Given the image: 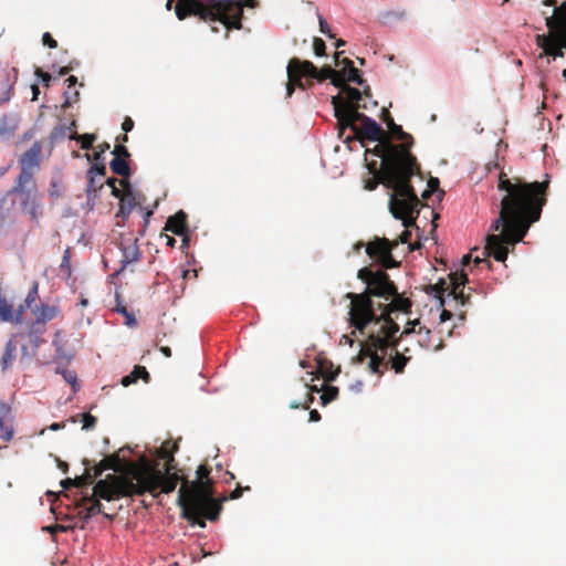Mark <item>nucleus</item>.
<instances>
[{
	"mask_svg": "<svg viewBox=\"0 0 566 566\" xmlns=\"http://www.w3.org/2000/svg\"><path fill=\"white\" fill-rule=\"evenodd\" d=\"M71 138L81 143V148L85 150L91 149L93 147V143L96 140V136L94 134H75Z\"/></svg>",
	"mask_w": 566,
	"mask_h": 566,
	"instance_id": "f704fd0d",
	"label": "nucleus"
},
{
	"mask_svg": "<svg viewBox=\"0 0 566 566\" xmlns=\"http://www.w3.org/2000/svg\"><path fill=\"white\" fill-rule=\"evenodd\" d=\"M332 105L334 107V115L337 119V129L339 138H343V135L347 128L353 132L358 130L357 123H363L368 116L360 113V108H365V105H354L344 107L342 104V95L338 94L332 97Z\"/></svg>",
	"mask_w": 566,
	"mask_h": 566,
	"instance_id": "9b49d317",
	"label": "nucleus"
},
{
	"mask_svg": "<svg viewBox=\"0 0 566 566\" xmlns=\"http://www.w3.org/2000/svg\"><path fill=\"white\" fill-rule=\"evenodd\" d=\"M318 23H319V31L327 35L328 38H334L335 35L331 32L329 25L327 21L322 17L318 15Z\"/></svg>",
	"mask_w": 566,
	"mask_h": 566,
	"instance_id": "49530a36",
	"label": "nucleus"
},
{
	"mask_svg": "<svg viewBox=\"0 0 566 566\" xmlns=\"http://www.w3.org/2000/svg\"><path fill=\"white\" fill-rule=\"evenodd\" d=\"M164 237H165V239H166V244H167L168 247H170V248H174V247H175V244H176V239H175V238H172V237H170V235H168V234H165Z\"/></svg>",
	"mask_w": 566,
	"mask_h": 566,
	"instance_id": "338daca9",
	"label": "nucleus"
},
{
	"mask_svg": "<svg viewBox=\"0 0 566 566\" xmlns=\"http://www.w3.org/2000/svg\"><path fill=\"white\" fill-rule=\"evenodd\" d=\"M140 210L143 211L144 230H145L149 223V218L153 216L154 211H153V209H144L142 207H140Z\"/></svg>",
	"mask_w": 566,
	"mask_h": 566,
	"instance_id": "6e6d98bb",
	"label": "nucleus"
},
{
	"mask_svg": "<svg viewBox=\"0 0 566 566\" xmlns=\"http://www.w3.org/2000/svg\"><path fill=\"white\" fill-rule=\"evenodd\" d=\"M120 186L123 187V197L119 200L116 218H120L123 221H126L133 209L140 206V195L133 191L127 179H122Z\"/></svg>",
	"mask_w": 566,
	"mask_h": 566,
	"instance_id": "dca6fc26",
	"label": "nucleus"
},
{
	"mask_svg": "<svg viewBox=\"0 0 566 566\" xmlns=\"http://www.w3.org/2000/svg\"><path fill=\"white\" fill-rule=\"evenodd\" d=\"M294 65L301 66L305 77L315 78L318 82L326 81L336 74V71L328 65L318 70L311 61H302L297 57H292V67Z\"/></svg>",
	"mask_w": 566,
	"mask_h": 566,
	"instance_id": "a211bd4d",
	"label": "nucleus"
},
{
	"mask_svg": "<svg viewBox=\"0 0 566 566\" xmlns=\"http://www.w3.org/2000/svg\"><path fill=\"white\" fill-rule=\"evenodd\" d=\"M428 187L430 190H436L439 187V179L436 177H431L428 180Z\"/></svg>",
	"mask_w": 566,
	"mask_h": 566,
	"instance_id": "bf43d9fd",
	"label": "nucleus"
},
{
	"mask_svg": "<svg viewBox=\"0 0 566 566\" xmlns=\"http://www.w3.org/2000/svg\"><path fill=\"white\" fill-rule=\"evenodd\" d=\"M340 54H342V52L335 53V55H334L335 63H336V65H339L340 63L344 64L343 69H346V81L354 82L358 85H363L364 80L361 78L358 69H356L354 66L353 61L347 57H344L342 61H339Z\"/></svg>",
	"mask_w": 566,
	"mask_h": 566,
	"instance_id": "393cba45",
	"label": "nucleus"
},
{
	"mask_svg": "<svg viewBox=\"0 0 566 566\" xmlns=\"http://www.w3.org/2000/svg\"><path fill=\"white\" fill-rule=\"evenodd\" d=\"M42 146L39 142L32 146L20 157V172L18 179L35 180V174L41 168Z\"/></svg>",
	"mask_w": 566,
	"mask_h": 566,
	"instance_id": "2eb2a0df",
	"label": "nucleus"
},
{
	"mask_svg": "<svg viewBox=\"0 0 566 566\" xmlns=\"http://www.w3.org/2000/svg\"><path fill=\"white\" fill-rule=\"evenodd\" d=\"M305 387L308 388L307 385H305ZM314 391L318 392L319 389L316 386H311L310 391L306 392V400L303 402V409H308L310 405L314 401V397L312 395Z\"/></svg>",
	"mask_w": 566,
	"mask_h": 566,
	"instance_id": "de8ad7c7",
	"label": "nucleus"
},
{
	"mask_svg": "<svg viewBox=\"0 0 566 566\" xmlns=\"http://www.w3.org/2000/svg\"><path fill=\"white\" fill-rule=\"evenodd\" d=\"M337 396H338V388L337 387L326 386L323 389V392H322V396H321L322 405L325 406V405L329 403L331 401L335 400L337 398Z\"/></svg>",
	"mask_w": 566,
	"mask_h": 566,
	"instance_id": "c9c22d12",
	"label": "nucleus"
},
{
	"mask_svg": "<svg viewBox=\"0 0 566 566\" xmlns=\"http://www.w3.org/2000/svg\"><path fill=\"white\" fill-rule=\"evenodd\" d=\"M102 187H103V184L96 179V176L87 172V187H86L87 195L90 196L92 192L95 193Z\"/></svg>",
	"mask_w": 566,
	"mask_h": 566,
	"instance_id": "58836bf2",
	"label": "nucleus"
},
{
	"mask_svg": "<svg viewBox=\"0 0 566 566\" xmlns=\"http://www.w3.org/2000/svg\"><path fill=\"white\" fill-rule=\"evenodd\" d=\"M35 75L41 77L43 83L49 86V83L51 81V75L48 72L42 71L41 69L35 70Z\"/></svg>",
	"mask_w": 566,
	"mask_h": 566,
	"instance_id": "864d4df0",
	"label": "nucleus"
},
{
	"mask_svg": "<svg viewBox=\"0 0 566 566\" xmlns=\"http://www.w3.org/2000/svg\"><path fill=\"white\" fill-rule=\"evenodd\" d=\"M343 93L345 94V97L342 96V104L344 107L360 105L359 101L361 99L363 93L358 88L344 85Z\"/></svg>",
	"mask_w": 566,
	"mask_h": 566,
	"instance_id": "cd10ccee",
	"label": "nucleus"
},
{
	"mask_svg": "<svg viewBox=\"0 0 566 566\" xmlns=\"http://www.w3.org/2000/svg\"><path fill=\"white\" fill-rule=\"evenodd\" d=\"M176 461L166 459L165 469L142 459L139 463H132L125 476H114L117 495H144L150 493L157 497L160 492L171 493L175 491L180 476L176 470Z\"/></svg>",
	"mask_w": 566,
	"mask_h": 566,
	"instance_id": "423d86ee",
	"label": "nucleus"
},
{
	"mask_svg": "<svg viewBox=\"0 0 566 566\" xmlns=\"http://www.w3.org/2000/svg\"><path fill=\"white\" fill-rule=\"evenodd\" d=\"M398 247V241L376 237L366 244V253L384 269H392L399 265L394 259L392 251Z\"/></svg>",
	"mask_w": 566,
	"mask_h": 566,
	"instance_id": "ddd939ff",
	"label": "nucleus"
},
{
	"mask_svg": "<svg viewBox=\"0 0 566 566\" xmlns=\"http://www.w3.org/2000/svg\"><path fill=\"white\" fill-rule=\"evenodd\" d=\"M368 167V170L369 172H371L374 175L373 178L366 180L365 182V189L371 191V190H375L377 188V186L379 184H382L381 182V169L378 170L377 169V163L376 161H371L367 165Z\"/></svg>",
	"mask_w": 566,
	"mask_h": 566,
	"instance_id": "7c9ffc66",
	"label": "nucleus"
},
{
	"mask_svg": "<svg viewBox=\"0 0 566 566\" xmlns=\"http://www.w3.org/2000/svg\"><path fill=\"white\" fill-rule=\"evenodd\" d=\"M15 350H17V345L12 339H10L6 344L4 353L1 358L2 370H6L7 368H9L11 366V364L15 357Z\"/></svg>",
	"mask_w": 566,
	"mask_h": 566,
	"instance_id": "473e14b6",
	"label": "nucleus"
},
{
	"mask_svg": "<svg viewBox=\"0 0 566 566\" xmlns=\"http://www.w3.org/2000/svg\"><path fill=\"white\" fill-rule=\"evenodd\" d=\"M313 50L316 56H324L326 45L325 42L321 38H314L313 40Z\"/></svg>",
	"mask_w": 566,
	"mask_h": 566,
	"instance_id": "79ce46f5",
	"label": "nucleus"
},
{
	"mask_svg": "<svg viewBox=\"0 0 566 566\" xmlns=\"http://www.w3.org/2000/svg\"><path fill=\"white\" fill-rule=\"evenodd\" d=\"M112 195L115 197V198H118L120 200V198L123 197V190H120L119 188L117 187H113L112 188Z\"/></svg>",
	"mask_w": 566,
	"mask_h": 566,
	"instance_id": "774afa93",
	"label": "nucleus"
},
{
	"mask_svg": "<svg viewBox=\"0 0 566 566\" xmlns=\"http://www.w3.org/2000/svg\"><path fill=\"white\" fill-rule=\"evenodd\" d=\"M73 482H75L76 488H83L94 482V475H92L90 469H86L85 473L73 479Z\"/></svg>",
	"mask_w": 566,
	"mask_h": 566,
	"instance_id": "e433bc0d",
	"label": "nucleus"
},
{
	"mask_svg": "<svg viewBox=\"0 0 566 566\" xmlns=\"http://www.w3.org/2000/svg\"><path fill=\"white\" fill-rule=\"evenodd\" d=\"M468 282L467 274L463 272H454L449 275V281L441 279L434 285H430V289L436 293V297L440 298L441 305H443L442 295L448 292L449 295L453 296V300L458 301L461 305L469 304V295L464 294V285Z\"/></svg>",
	"mask_w": 566,
	"mask_h": 566,
	"instance_id": "f8f14e48",
	"label": "nucleus"
},
{
	"mask_svg": "<svg viewBox=\"0 0 566 566\" xmlns=\"http://www.w3.org/2000/svg\"><path fill=\"white\" fill-rule=\"evenodd\" d=\"M105 470H106V465L97 464L93 468V472H91V473H92V475H94V479H95V478L99 476Z\"/></svg>",
	"mask_w": 566,
	"mask_h": 566,
	"instance_id": "13d9d810",
	"label": "nucleus"
},
{
	"mask_svg": "<svg viewBox=\"0 0 566 566\" xmlns=\"http://www.w3.org/2000/svg\"><path fill=\"white\" fill-rule=\"evenodd\" d=\"M73 69H74V64H73V62H70V64H69V65H65V66L61 67V70H60V72H59V74H60V75H62V76H63V75H66V74H69Z\"/></svg>",
	"mask_w": 566,
	"mask_h": 566,
	"instance_id": "052dcab7",
	"label": "nucleus"
},
{
	"mask_svg": "<svg viewBox=\"0 0 566 566\" xmlns=\"http://www.w3.org/2000/svg\"><path fill=\"white\" fill-rule=\"evenodd\" d=\"M116 474H108L105 479L98 480L94 488L92 495L84 496L82 499V504L90 502L91 505L80 512L82 518L87 522L93 515L101 514L103 511V505L99 500L112 501L114 499L122 497H133L134 495H117V490L115 489V481L113 480Z\"/></svg>",
	"mask_w": 566,
	"mask_h": 566,
	"instance_id": "1a4fd4ad",
	"label": "nucleus"
},
{
	"mask_svg": "<svg viewBox=\"0 0 566 566\" xmlns=\"http://www.w3.org/2000/svg\"><path fill=\"white\" fill-rule=\"evenodd\" d=\"M56 373L57 374H62V376L65 379V381L71 384L73 386V388L75 387L76 380H77L75 371H72V370H60V368H56Z\"/></svg>",
	"mask_w": 566,
	"mask_h": 566,
	"instance_id": "a18cd8bd",
	"label": "nucleus"
},
{
	"mask_svg": "<svg viewBox=\"0 0 566 566\" xmlns=\"http://www.w3.org/2000/svg\"><path fill=\"white\" fill-rule=\"evenodd\" d=\"M15 129H17V124L11 118H9L6 115L0 118V137L1 138L12 137Z\"/></svg>",
	"mask_w": 566,
	"mask_h": 566,
	"instance_id": "72a5a7b5",
	"label": "nucleus"
},
{
	"mask_svg": "<svg viewBox=\"0 0 566 566\" xmlns=\"http://www.w3.org/2000/svg\"><path fill=\"white\" fill-rule=\"evenodd\" d=\"M411 306V301L398 292L388 302L378 301L376 319L371 323L378 328L360 344V350L354 357V361L364 363L368 359V369L379 371L381 366H385L388 347L395 344V335L399 333V325L391 315L397 312L409 313Z\"/></svg>",
	"mask_w": 566,
	"mask_h": 566,
	"instance_id": "7ed1b4c3",
	"label": "nucleus"
},
{
	"mask_svg": "<svg viewBox=\"0 0 566 566\" xmlns=\"http://www.w3.org/2000/svg\"><path fill=\"white\" fill-rule=\"evenodd\" d=\"M452 317V313L450 311H447V310H442L441 314H440V321L441 323L450 319Z\"/></svg>",
	"mask_w": 566,
	"mask_h": 566,
	"instance_id": "e2e57ef3",
	"label": "nucleus"
},
{
	"mask_svg": "<svg viewBox=\"0 0 566 566\" xmlns=\"http://www.w3.org/2000/svg\"><path fill=\"white\" fill-rule=\"evenodd\" d=\"M88 174H93L98 177H104L106 175V167L104 164H95L90 168Z\"/></svg>",
	"mask_w": 566,
	"mask_h": 566,
	"instance_id": "09e8293b",
	"label": "nucleus"
},
{
	"mask_svg": "<svg viewBox=\"0 0 566 566\" xmlns=\"http://www.w3.org/2000/svg\"><path fill=\"white\" fill-rule=\"evenodd\" d=\"M211 469L201 464L196 474L197 480L189 483L187 480L178 491L177 504L181 509V516L192 525L206 527L205 520L217 521L222 511L226 497L216 499L213 481L210 478Z\"/></svg>",
	"mask_w": 566,
	"mask_h": 566,
	"instance_id": "20e7f679",
	"label": "nucleus"
},
{
	"mask_svg": "<svg viewBox=\"0 0 566 566\" xmlns=\"http://www.w3.org/2000/svg\"><path fill=\"white\" fill-rule=\"evenodd\" d=\"M546 7H554L553 14L546 17L547 34H537L535 42L543 50L541 56L546 55L556 60L566 53V1L556 4V0H544Z\"/></svg>",
	"mask_w": 566,
	"mask_h": 566,
	"instance_id": "6e6552de",
	"label": "nucleus"
},
{
	"mask_svg": "<svg viewBox=\"0 0 566 566\" xmlns=\"http://www.w3.org/2000/svg\"><path fill=\"white\" fill-rule=\"evenodd\" d=\"M82 422H83V430H93L96 426L97 419L96 417L92 416L91 413H83L82 415Z\"/></svg>",
	"mask_w": 566,
	"mask_h": 566,
	"instance_id": "ea45409f",
	"label": "nucleus"
},
{
	"mask_svg": "<svg viewBox=\"0 0 566 566\" xmlns=\"http://www.w3.org/2000/svg\"><path fill=\"white\" fill-rule=\"evenodd\" d=\"M17 80L18 70L15 67H12L0 76V105L10 101Z\"/></svg>",
	"mask_w": 566,
	"mask_h": 566,
	"instance_id": "412c9836",
	"label": "nucleus"
},
{
	"mask_svg": "<svg viewBox=\"0 0 566 566\" xmlns=\"http://www.w3.org/2000/svg\"><path fill=\"white\" fill-rule=\"evenodd\" d=\"M138 379H143L145 382H149L150 375L147 371L146 367L135 366L130 374H128L122 378L120 384L124 387H128V386L137 382Z\"/></svg>",
	"mask_w": 566,
	"mask_h": 566,
	"instance_id": "a878e982",
	"label": "nucleus"
},
{
	"mask_svg": "<svg viewBox=\"0 0 566 566\" xmlns=\"http://www.w3.org/2000/svg\"><path fill=\"white\" fill-rule=\"evenodd\" d=\"M332 84L336 87H339L342 90V93L344 92V85L346 84V69H343L340 71H336V74L331 77Z\"/></svg>",
	"mask_w": 566,
	"mask_h": 566,
	"instance_id": "4c0bfd02",
	"label": "nucleus"
},
{
	"mask_svg": "<svg viewBox=\"0 0 566 566\" xmlns=\"http://www.w3.org/2000/svg\"><path fill=\"white\" fill-rule=\"evenodd\" d=\"M117 462H118V457L116 454H113L106 459H103L98 464L106 465V470H107V469H114L115 465L117 464Z\"/></svg>",
	"mask_w": 566,
	"mask_h": 566,
	"instance_id": "8fccbe9b",
	"label": "nucleus"
},
{
	"mask_svg": "<svg viewBox=\"0 0 566 566\" xmlns=\"http://www.w3.org/2000/svg\"><path fill=\"white\" fill-rule=\"evenodd\" d=\"M178 448L177 442L167 440L161 444L157 454L160 459H169L170 462H175L174 454L178 451Z\"/></svg>",
	"mask_w": 566,
	"mask_h": 566,
	"instance_id": "2f4dec72",
	"label": "nucleus"
},
{
	"mask_svg": "<svg viewBox=\"0 0 566 566\" xmlns=\"http://www.w3.org/2000/svg\"><path fill=\"white\" fill-rule=\"evenodd\" d=\"M134 128V120L130 117H125L124 122L122 123V129L125 133L130 132Z\"/></svg>",
	"mask_w": 566,
	"mask_h": 566,
	"instance_id": "5fc2aeb1",
	"label": "nucleus"
},
{
	"mask_svg": "<svg viewBox=\"0 0 566 566\" xmlns=\"http://www.w3.org/2000/svg\"><path fill=\"white\" fill-rule=\"evenodd\" d=\"M65 428V423L64 422H54L52 423L49 429L52 430V431H57V430H61V429H64Z\"/></svg>",
	"mask_w": 566,
	"mask_h": 566,
	"instance_id": "0e129e2a",
	"label": "nucleus"
},
{
	"mask_svg": "<svg viewBox=\"0 0 566 566\" xmlns=\"http://www.w3.org/2000/svg\"><path fill=\"white\" fill-rule=\"evenodd\" d=\"M61 485L64 489H69L70 486H75V482H73V479H65L61 481Z\"/></svg>",
	"mask_w": 566,
	"mask_h": 566,
	"instance_id": "69168bd1",
	"label": "nucleus"
},
{
	"mask_svg": "<svg viewBox=\"0 0 566 566\" xmlns=\"http://www.w3.org/2000/svg\"><path fill=\"white\" fill-rule=\"evenodd\" d=\"M353 133H354V137L347 136L344 139L345 143H349V142L354 140V139H358V140H361V142L364 139L376 142L378 139L384 138L385 136H388V134L381 128V126L376 120H374L370 117H367L360 124V126H358V130L357 132H353Z\"/></svg>",
	"mask_w": 566,
	"mask_h": 566,
	"instance_id": "f3484780",
	"label": "nucleus"
},
{
	"mask_svg": "<svg viewBox=\"0 0 566 566\" xmlns=\"http://www.w3.org/2000/svg\"><path fill=\"white\" fill-rule=\"evenodd\" d=\"M377 142L373 149H366V154L371 153L381 158V182L391 189L389 211L394 218H402L407 210L417 206L418 196L410 181L420 168L410 151V143L396 145L389 135Z\"/></svg>",
	"mask_w": 566,
	"mask_h": 566,
	"instance_id": "f03ea898",
	"label": "nucleus"
},
{
	"mask_svg": "<svg viewBox=\"0 0 566 566\" xmlns=\"http://www.w3.org/2000/svg\"><path fill=\"white\" fill-rule=\"evenodd\" d=\"M357 277L366 284L361 293L348 292L350 301L349 325L360 334L376 319L377 302L374 298L388 302L397 293V286L384 270L373 271L365 266L358 270Z\"/></svg>",
	"mask_w": 566,
	"mask_h": 566,
	"instance_id": "39448f33",
	"label": "nucleus"
},
{
	"mask_svg": "<svg viewBox=\"0 0 566 566\" xmlns=\"http://www.w3.org/2000/svg\"><path fill=\"white\" fill-rule=\"evenodd\" d=\"M46 530L49 532H51L52 534H54L56 532H66L69 530V527L64 526V525H61V524H55V525L46 527Z\"/></svg>",
	"mask_w": 566,
	"mask_h": 566,
	"instance_id": "4d7b16f0",
	"label": "nucleus"
},
{
	"mask_svg": "<svg viewBox=\"0 0 566 566\" xmlns=\"http://www.w3.org/2000/svg\"><path fill=\"white\" fill-rule=\"evenodd\" d=\"M60 313L57 305L41 304L35 312L38 323H46L54 319Z\"/></svg>",
	"mask_w": 566,
	"mask_h": 566,
	"instance_id": "bb28decb",
	"label": "nucleus"
},
{
	"mask_svg": "<svg viewBox=\"0 0 566 566\" xmlns=\"http://www.w3.org/2000/svg\"><path fill=\"white\" fill-rule=\"evenodd\" d=\"M420 206H421V202L418 199V202H417V206L415 207V209L412 208L410 210H407L406 216H403L402 218H396L397 220H401L402 227L405 228V230L401 232L399 238L395 240V241H398V244L399 243H409V241L411 239V231L409 229L417 227L416 220L419 216Z\"/></svg>",
	"mask_w": 566,
	"mask_h": 566,
	"instance_id": "aec40b11",
	"label": "nucleus"
},
{
	"mask_svg": "<svg viewBox=\"0 0 566 566\" xmlns=\"http://www.w3.org/2000/svg\"><path fill=\"white\" fill-rule=\"evenodd\" d=\"M112 154L114 155V158H129L130 157V154L127 149L126 146L124 145H116L112 151Z\"/></svg>",
	"mask_w": 566,
	"mask_h": 566,
	"instance_id": "c03bdc74",
	"label": "nucleus"
},
{
	"mask_svg": "<svg viewBox=\"0 0 566 566\" xmlns=\"http://www.w3.org/2000/svg\"><path fill=\"white\" fill-rule=\"evenodd\" d=\"M321 420V415L316 409L310 411V421L316 422Z\"/></svg>",
	"mask_w": 566,
	"mask_h": 566,
	"instance_id": "680f3d73",
	"label": "nucleus"
},
{
	"mask_svg": "<svg viewBox=\"0 0 566 566\" xmlns=\"http://www.w3.org/2000/svg\"><path fill=\"white\" fill-rule=\"evenodd\" d=\"M116 311L126 317V324L129 326H136L137 321L133 313L128 312L125 306H117Z\"/></svg>",
	"mask_w": 566,
	"mask_h": 566,
	"instance_id": "37998d69",
	"label": "nucleus"
},
{
	"mask_svg": "<svg viewBox=\"0 0 566 566\" xmlns=\"http://www.w3.org/2000/svg\"><path fill=\"white\" fill-rule=\"evenodd\" d=\"M13 417L11 407L0 401V439L4 442H9L13 438Z\"/></svg>",
	"mask_w": 566,
	"mask_h": 566,
	"instance_id": "6ab92c4d",
	"label": "nucleus"
},
{
	"mask_svg": "<svg viewBox=\"0 0 566 566\" xmlns=\"http://www.w3.org/2000/svg\"><path fill=\"white\" fill-rule=\"evenodd\" d=\"M38 292H39V283L35 281V282H33L32 289L29 291V293L24 300L27 307H30L32 305V303L35 302V300L38 298Z\"/></svg>",
	"mask_w": 566,
	"mask_h": 566,
	"instance_id": "a19ab883",
	"label": "nucleus"
},
{
	"mask_svg": "<svg viewBox=\"0 0 566 566\" xmlns=\"http://www.w3.org/2000/svg\"><path fill=\"white\" fill-rule=\"evenodd\" d=\"M549 175L543 181L527 182L520 177L507 178L505 172L499 176L497 188L505 191L501 209L486 235L483 258L475 256L474 264L491 265L488 260L493 256L499 262L507 259L510 248H514L527 234L533 223L541 219L547 202Z\"/></svg>",
	"mask_w": 566,
	"mask_h": 566,
	"instance_id": "f257e3e1",
	"label": "nucleus"
},
{
	"mask_svg": "<svg viewBox=\"0 0 566 566\" xmlns=\"http://www.w3.org/2000/svg\"><path fill=\"white\" fill-rule=\"evenodd\" d=\"M111 169L114 174L124 177V179L130 175V167L125 158H113Z\"/></svg>",
	"mask_w": 566,
	"mask_h": 566,
	"instance_id": "c756f323",
	"label": "nucleus"
},
{
	"mask_svg": "<svg viewBox=\"0 0 566 566\" xmlns=\"http://www.w3.org/2000/svg\"><path fill=\"white\" fill-rule=\"evenodd\" d=\"M42 43L44 45L49 46L50 49L57 48L56 40H54L53 36L51 35V33H49V32L43 33V35H42Z\"/></svg>",
	"mask_w": 566,
	"mask_h": 566,
	"instance_id": "3c124183",
	"label": "nucleus"
},
{
	"mask_svg": "<svg viewBox=\"0 0 566 566\" xmlns=\"http://www.w3.org/2000/svg\"><path fill=\"white\" fill-rule=\"evenodd\" d=\"M243 491H250V486H244V488H242V486L238 485V486H237V488H235V489H234V490L229 494V499H230V500H237V499L241 497V496H242ZM227 500H228V497H226V500H224V501H227Z\"/></svg>",
	"mask_w": 566,
	"mask_h": 566,
	"instance_id": "603ef678",
	"label": "nucleus"
},
{
	"mask_svg": "<svg viewBox=\"0 0 566 566\" xmlns=\"http://www.w3.org/2000/svg\"><path fill=\"white\" fill-rule=\"evenodd\" d=\"M165 230L177 235L186 234L189 230L187 213L184 210H179L174 216H170L166 221Z\"/></svg>",
	"mask_w": 566,
	"mask_h": 566,
	"instance_id": "4be33fe9",
	"label": "nucleus"
},
{
	"mask_svg": "<svg viewBox=\"0 0 566 566\" xmlns=\"http://www.w3.org/2000/svg\"><path fill=\"white\" fill-rule=\"evenodd\" d=\"M175 0H167L166 9L171 10ZM243 3L238 0H177L174 9L178 20L182 21L190 15L211 25L212 32H219L214 23L220 22L226 28L224 38H229L232 29H242Z\"/></svg>",
	"mask_w": 566,
	"mask_h": 566,
	"instance_id": "0eeeda50",
	"label": "nucleus"
},
{
	"mask_svg": "<svg viewBox=\"0 0 566 566\" xmlns=\"http://www.w3.org/2000/svg\"><path fill=\"white\" fill-rule=\"evenodd\" d=\"M137 241L138 240L135 239L132 243L123 248V263L128 264L139 260L140 251Z\"/></svg>",
	"mask_w": 566,
	"mask_h": 566,
	"instance_id": "c85d7f7f",
	"label": "nucleus"
},
{
	"mask_svg": "<svg viewBox=\"0 0 566 566\" xmlns=\"http://www.w3.org/2000/svg\"><path fill=\"white\" fill-rule=\"evenodd\" d=\"M287 83H286V96L291 97L294 93L295 86H298L300 88L305 90V84L303 83L302 78L305 77V75L302 72L301 66L294 65L292 67V59L289 61L287 67Z\"/></svg>",
	"mask_w": 566,
	"mask_h": 566,
	"instance_id": "5701e85b",
	"label": "nucleus"
},
{
	"mask_svg": "<svg viewBox=\"0 0 566 566\" xmlns=\"http://www.w3.org/2000/svg\"><path fill=\"white\" fill-rule=\"evenodd\" d=\"M9 193L17 197L22 211L31 219H38L41 216V201L35 180L17 178Z\"/></svg>",
	"mask_w": 566,
	"mask_h": 566,
	"instance_id": "9d476101",
	"label": "nucleus"
},
{
	"mask_svg": "<svg viewBox=\"0 0 566 566\" xmlns=\"http://www.w3.org/2000/svg\"><path fill=\"white\" fill-rule=\"evenodd\" d=\"M418 323H419L418 321H413V322L408 323V325H411V327H406L400 333L399 337L397 335H395V344L391 345L390 347H388L387 353H386L385 366H381V369L379 371H373V374H378V375L381 376L385 373V370L388 369L389 366H390L391 369L395 370L396 374L403 373V369H405V367H406V365H407V363L409 361L410 358L405 356L403 354L399 353V350H398L399 339L403 335H408V334L415 332V326ZM369 371L371 373L370 369H369Z\"/></svg>",
	"mask_w": 566,
	"mask_h": 566,
	"instance_id": "4468645a",
	"label": "nucleus"
},
{
	"mask_svg": "<svg viewBox=\"0 0 566 566\" xmlns=\"http://www.w3.org/2000/svg\"><path fill=\"white\" fill-rule=\"evenodd\" d=\"M384 122L386 123L390 134L394 137L401 140L402 143H410L411 146L413 145L412 136L403 132L402 127L394 122V118L387 109H384Z\"/></svg>",
	"mask_w": 566,
	"mask_h": 566,
	"instance_id": "b1692460",
	"label": "nucleus"
}]
</instances>
